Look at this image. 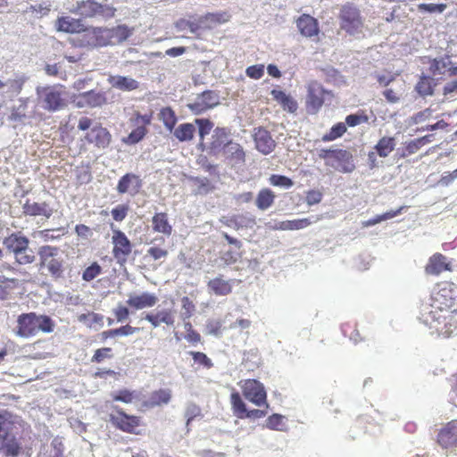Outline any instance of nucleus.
<instances>
[{
    "instance_id": "obj_47",
    "label": "nucleus",
    "mask_w": 457,
    "mask_h": 457,
    "mask_svg": "<svg viewBox=\"0 0 457 457\" xmlns=\"http://www.w3.org/2000/svg\"><path fill=\"white\" fill-rule=\"evenodd\" d=\"M347 130L346 125L344 122H338L332 126L330 130L322 136L323 142L334 141L341 137Z\"/></svg>"
},
{
    "instance_id": "obj_14",
    "label": "nucleus",
    "mask_w": 457,
    "mask_h": 457,
    "mask_svg": "<svg viewBox=\"0 0 457 457\" xmlns=\"http://www.w3.org/2000/svg\"><path fill=\"white\" fill-rule=\"evenodd\" d=\"M325 89L318 82H312L308 86L306 96V110L311 114L317 113L325 101Z\"/></svg>"
},
{
    "instance_id": "obj_61",
    "label": "nucleus",
    "mask_w": 457,
    "mask_h": 457,
    "mask_svg": "<svg viewBox=\"0 0 457 457\" xmlns=\"http://www.w3.org/2000/svg\"><path fill=\"white\" fill-rule=\"evenodd\" d=\"M450 386L449 402L457 408V372L451 375L447 379Z\"/></svg>"
},
{
    "instance_id": "obj_58",
    "label": "nucleus",
    "mask_w": 457,
    "mask_h": 457,
    "mask_svg": "<svg viewBox=\"0 0 457 457\" xmlns=\"http://www.w3.org/2000/svg\"><path fill=\"white\" fill-rule=\"evenodd\" d=\"M421 148L420 144L417 138L406 142L402 148V152L400 154V157L405 158L415 153H417Z\"/></svg>"
},
{
    "instance_id": "obj_16",
    "label": "nucleus",
    "mask_w": 457,
    "mask_h": 457,
    "mask_svg": "<svg viewBox=\"0 0 457 457\" xmlns=\"http://www.w3.org/2000/svg\"><path fill=\"white\" fill-rule=\"evenodd\" d=\"M219 104V97L213 91L203 92L197 98L187 104L188 109L195 114L199 115Z\"/></svg>"
},
{
    "instance_id": "obj_17",
    "label": "nucleus",
    "mask_w": 457,
    "mask_h": 457,
    "mask_svg": "<svg viewBox=\"0 0 457 457\" xmlns=\"http://www.w3.org/2000/svg\"><path fill=\"white\" fill-rule=\"evenodd\" d=\"M295 25L300 34L307 38L318 37L320 31L318 20L307 13L300 15Z\"/></svg>"
},
{
    "instance_id": "obj_52",
    "label": "nucleus",
    "mask_w": 457,
    "mask_h": 457,
    "mask_svg": "<svg viewBox=\"0 0 457 457\" xmlns=\"http://www.w3.org/2000/svg\"><path fill=\"white\" fill-rule=\"evenodd\" d=\"M112 401L131 403L135 399V392L129 389H120L111 395Z\"/></svg>"
},
{
    "instance_id": "obj_33",
    "label": "nucleus",
    "mask_w": 457,
    "mask_h": 457,
    "mask_svg": "<svg viewBox=\"0 0 457 457\" xmlns=\"http://www.w3.org/2000/svg\"><path fill=\"white\" fill-rule=\"evenodd\" d=\"M108 83L114 88L121 91H133L139 87V83L130 77L120 75L110 76Z\"/></svg>"
},
{
    "instance_id": "obj_54",
    "label": "nucleus",
    "mask_w": 457,
    "mask_h": 457,
    "mask_svg": "<svg viewBox=\"0 0 457 457\" xmlns=\"http://www.w3.org/2000/svg\"><path fill=\"white\" fill-rule=\"evenodd\" d=\"M112 357V349L111 347H102L95 351L91 358V361L95 363H100L105 359H111Z\"/></svg>"
},
{
    "instance_id": "obj_35",
    "label": "nucleus",
    "mask_w": 457,
    "mask_h": 457,
    "mask_svg": "<svg viewBox=\"0 0 457 457\" xmlns=\"http://www.w3.org/2000/svg\"><path fill=\"white\" fill-rule=\"evenodd\" d=\"M152 228L156 233L163 234L167 237L172 233V226L170 225L168 214L166 212H157L152 218Z\"/></svg>"
},
{
    "instance_id": "obj_32",
    "label": "nucleus",
    "mask_w": 457,
    "mask_h": 457,
    "mask_svg": "<svg viewBox=\"0 0 457 457\" xmlns=\"http://www.w3.org/2000/svg\"><path fill=\"white\" fill-rule=\"evenodd\" d=\"M3 245L8 252L13 254L24 246L29 245V239L21 232H13L4 238Z\"/></svg>"
},
{
    "instance_id": "obj_7",
    "label": "nucleus",
    "mask_w": 457,
    "mask_h": 457,
    "mask_svg": "<svg viewBox=\"0 0 457 457\" xmlns=\"http://www.w3.org/2000/svg\"><path fill=\"white\" fill-rule=\"evenodd\" d=\"M71 12L78 14L85 19L102 17L110 19L114 17L116 8L111 4H101L96 0H81L76 3Z\"/></svg>"
},
{
    "instance_id": "obj_31",
    "label": "nucleus",
    "mask_w": 457,
    "mask_h": 457,
    "mask_svg": "<svg viewBox=\"0 0 457 457\" xmlns=\"http://www.w3.org/2000/svg\"><path fill=\"white\" fill-rule=\"evenodd\" d=\"M453 308L445 307L442 308L441 311L436 310V308L430 307L428 311H423L420 313V320L427 325L428 328L432 327V323H436L438 321H443V319L445 320L446 317L452 315L450 312L453 311Z\"/></svg>"
},
{
    "instance_id": "obj_44",
    "label": "nucleus",
    "mask_w": 457,
    "mask_h": 457,
    "mask_svg": "<svg viewBox=\"0 0 457 457\" xmlns=\"http://www.w3.org/2000/svg\"><path fill=\"white\" fill-rule=\"evenodd\" d=\"M160 120L162 121L164 127L169 131H172L175 129L178 121L175 112L170 107H163L160 110L158 114Z\"/></svg>"
},
{
    "instance_id": "obj_8",
    "label": "nucleus",
    "mask_w": 457,
    "mask_h": 457,
    "mask_svg": "<svg viewBox=\"0 0 457 457\" xmlns=\"http://www.w3.org/2000/svg\"><path fill=\"white\" fill-rule=\"evenodd\" d=\"M40 266L46 267L52 278L59 279L63 277V260L56 258L59 254V248L46 245L38 248Z\"/></svg>"
},
{
    "instance_id": "obj_19",
    "label": "nucleus",
    "mask_w": 457,
    "mask_h": 457,
    "mask_svg": "<svg viewBox=\"0 0 457 457\" xmlns=\"http://www.w3.org/2000/svg\"><path fill=\"white\" fill-rule=\"evenodd\" d=\"M453 312H450L452 315L446 317L443 321L432 323V327L429 328L434 329L438 336L445 338L457 335V309H453Z\"/></svg>"
},
{
    "instance_id": "obj_25",
    "label": "nucleus",
    "mask_w": 457,
    "mask_h": 457,
    "mask_svg": "<svg viewBox=\"0 0 457 457\" xmlns=\"http://www.w3.org/2000/svg\"><path fill=\"white\" fill-rule=\"evenodd\" d=\"M144 320L148 321L153 328H158L161 324L172 327L175 324V311L172 309H163L157 312H147Z\"/></svg>"
},
{
    "instance_id": "obj_43",
    "label": "nucleus",
    "mask_w": 457,
    "mask_h": 457,
    "mask_svg": "<svg viewBox=\"0 0 457 457\" xmlns=\"http://www.w3.org/2000/svg\"><path fill=\"white\" fill-rule=\"evenodd\" d=\"M195 128L192 123H182L174 129L175 137L180 141H190L194 138Z\"/></svg>"
},
{
    "instance_id": "obj_59",
    "label": "nucleus",
    "mask_w": 457,
    "mask_h": 457,
    "mask_svg": "<svg viewBox=\"0 0 457 457\" xmlns=\"http://www.w3.org/2000/svg\"><path fill=\"white\" fill-rule=\"evenodd\" d=\"M445 4H420L417 8L420 12L441 13L446 9Z\"/></svg>"
},
{
    "instance_id": "obj_62",
    "label": "nucleus",
    "mask_w": 457,
    "mask_h": 457,
    "mask_svg": "<svg viewBox=\"0 0 457 457\" xmlns=\"http://www.w3.org/2000/svg\"><path fill=\"white\" fill-rule=\"evenodd\" d=\"M182 304V318L183 320L189 319L193 316L195 312V305L187 296H183L181 298Z\"/></svg>"
},
{
    "instance_id": "obj_63",
    "label": "nucleus",
    "mask_w": 457,
    "mask_h": 457,
    "mask_svg": "<svg viewBox=\"0 0 457 457\" xmlns=\"http://www.w3.org/2000/svg\"><path fill=\"white\" fill-rule=\"evenodd\" d=\"M369 120V117L364 112L361 113H354L347 115L345 118V125L349 127H355L361 123H366Z\"/></svg>"
},
{
    "instance_id": "obj_55",
    "label": "nucleus",
    "mask_w": 457,
    "mask_h": 457,
    "mask_svg": "<svg viewBox=\"0 0 457 457\" xmlns=\"http://www.w3.org/2000/svg\"><path fill=\"white\" fill-rule=\"evenodd\" d=\"M403 209V207H400L399 209H397L395 211H389L381 215H378L375 218L367 220L364 223V225L365 226H373V225H376L377 223L381 222L382 220L392 219V218L397 216L398 214H400Z\"/></svg>"
},
{
    "instance_id": "obj_15",
    "label": "nucleus",
    "mask_w": 457,
    "mask_h": 457,
    "mask_svg": "<svg viewBox=\"0 0 457 457\" xmlns=\"http://www.w3.org/2000/svg\"><path fill=\"white\" fill-rule=\"evenodd\" d=\"M436 442L444 449L457 446V419L448 421L439 429Z\"/></svg>"
},
{
    "instance_id": "obj_34",
    "label": "nucleus",
    "mask_w": 457,
    "mask_h": 457,
    "mask_svg": "<svg viewBox=\"0 0 457 457\" xmlns=\"http://www.w3.org/2000/svg\"><path fill=\"white\" fill-rule=\"evenodd\" d=\"M23 213L29 216H46L49 218L52 215V210L46 202L36 203L27 200L22 206Z\"/></svg>"
},
{
    "instance_id": "obj_37",
    "label": "nucleus",
    "mask_w": 457,
    "mask_h": 457,
    "mask_svg": "<svg viewBox=\"0 0 457 457\" xmlns=\"http://www.w3.org/2000/svg\"><path fill=\"white\" fill-rule=\"evenodd\" d=\"M322 219L321 215H317L313 220L309 218H303L292 220L282 221L279 225V228L283 230H299L310 226L312 222L319 221Z\"/></svg>"
},
{
    "instance_id": "obj_6",
    "label": "nucleus",
    "mask_w": 457,
    "mask_h": 457,
    "mask_svg": "<svg viewBox=\"0 0 457 457\" xmlns=\"http://www.w3.org/2000/svg\"><path fill=\"white\" fill-rule=\"evenodd\" d=\"M429 306L438 311L445 307L457 309V285L450 281L436 283L431 293Z\"/></svg>"
},
{
    "instance_id": "obj_51",
    "label": "nucleus",
    "mask_w": 457,
    "mask_h": 457,
    "mask_svg": "<svg viewBox=\"0 0 457 457\" xmlns=\"http://www.w3.org/2000/svg\"><path fill=\"white\" fill-rule=\"evenodd\" d=\"M415 88L418 94L422 96H431L434 91L431 79L426 76L420 79Z\"/></svg>"
},
{
    "instance_id": "obj_38",
    "label": "nucleus",
    "mask_w": 457,
    "mask_h": 457,
    "mask_svg": "<svg viewBox=\"0 0 457 457\" xmlns=\"http://www.w3.org/2000/svg\"><path fill=\"white\" fill-rule=\"evenodd\" d=\"M18 287L19 280L17 278L0 276V300L8 299Z\"/></svg>"
},
{
    "instance_id": "obj_9",
    "label": "nucleus",
    "mask_w": 457,
    "mask_h": 457,
    "mask_svg": "<svg viewBox=\"0 0 457 457\" xmlns=\"http://www.w3.org/2000/svg\"><path fill=\"white\" fill-rule=\"evenodd\" d=\"M110 421L117 429L122 432L137 436L142 434L139 429L143 425L142 418L128 414L119 406L113 407V412L110 414Z\"/></svg>"
},
{
    "instance_id": "obj_26",
    "label": "nucleus",
    "mask_w": 457,
    "mask_h": 457,
    "mask_svg": "<svg viewBox=\"0 0 457 457\" xmlns=\"http://www.w3.org/2000/svg\"><path fill=\"white\" fill-rule=\"evenodd\" d=\"M171 400V391L168 388H160L153 391L149 398L141 403L142 410H150L158 406L168 404Z\"/></svg>"
},
{
    "instance_id": "obj_39",
    "label": "nucleus",
    "mask_w": 457,
    "mask_h": 457,
    "mask_svg": "<svg viewBox=\"0 0 457 457\" xmlns=\"http://www.w3.org/2000/svg\"><path fill=\"white\" fill-rule=\"evenodd\" d=\"M395 145L396 142L394 137H383L378 141L374 148L378 156L386 158L394 151Z\"/></svg>"
},
{
    "instance_id": "obj_2",
    "label": "nucleus",
    "mask_w": 457,
    "mask_h": 457,
    "mask_svg": "<svg viewBox=\"0 0 457 457\" xmlns=\"http://www.w3.org/2000/svg\"><path fill=\"white\" fill-rule=\"evenodd\" d=\"M16 323L15 335L23 338L35 337L40 332L51 333L55 327L51 317L34 312L20 314Z\"/></svg>"
},
{
    "instance_id": "obj_22",
    "label": "nucleus",
    "mask_w": 457,
    "mask_h": 457,
    "mask_svg": "<svg viewBox=\"0 0 457 457\" xmlns=\"http://www.w3.org/2000/svg\"><path fill=\"white\" fill-rule=\"evenodd\" d=\"M158 301V296L155 294L143 292L139 295H130L126 303L134 310H143L155 306Z\"/></svg>"
},
{
    "instance_id": "obj_48",
    "label": "nucleus",
    "mask_w": 457,
    "mask_h": 457,
    "mask_svg": "<svg viewBox=\"0 0 457 457\" xmlns=\"http://www.w3.org/2000/svg\"><path fill=\"white\" fill-rule=\"evenodd\" d=\"M78 320L84 323L87 328H92L95 324L99 326L104 325V316L94 312L82 313L79 315Z\"/></svg>"
},
{
    "instance_id": "obj_53",
    "label": "nucleus",
    "mask_w": 457,
    "mask_h": 457,
    "mask_svg": "<svg viewBox=\"0 0 457 457\" xmlns=\"http://www.w3.org/2000/svg\"><path fill=\"white\" fill-rule=\"evenodd\" d=\"M284 417L280 414H272L266 420V427L271 430L284 429Z\"/></svg>"
},
{
    "instance_id": "obj_12",
    "label": "nucleus",
    "mask_w": 457,
    "mask_h": 457,
    "mask_svg": "<svg viewBox=\"0 0 457 457\" xmlns=\"http://www.w3.org/2000/svg\"><path fill=\"white\" fill-rule=\"evenodd\" d=\"M231 409L236 417L238 419H262L268 413L267 410L253 409L247 410L246 404L237 391H233L229 397Z\"/></svg>"
},
{
    "instance_id": "obj_60",
    "label": "nucleus",
    "mask_w": 457,
    "mask_h": 457,
    "mask_svg": "<svg viewBox=\"0 0 457 457\" xmlns=\"http://www.w3.org/2000/svg\"><path fill=\"white\" fill-rule=\"evenodd\" d=\"M189 354L195 363L206 369H211L213 366L212 360L204 353L191 351Z\"/></svg>"
},
{
    "instance_id": "obj_42",
    "label": "nucleus",
    "mask_w": 457,
    "mask_h": 457,
    "mask_svg": "<svg viewBox=\"0 0 457 457\" xmlns=\"http://www.w3.org/2000/svg\"><path fill=\"white\" fill-rule=\"evenodd\" d=\"M332 158L337 161L338 163L343 165L342 171L348 172L351 171L353 168V165L351 163L353 156L350 152L345 149H337L333 151Z\"/></svg>"
},
{
    "instance_id": "obj_3",
    "label": "nucleus",
    "mask_w": 457,
    "mask_h": 457,
    "mask_svg": "<svg viewBox=\"0 0 457 457\" xmlns=\"http://www.w3.org/2000/svg\"><path fill=\"white\" fill-rule=\"evenodd\" d=\"M37 96L40 106L49 112L61 111L68 105V92L62 84L39 87Z\"/></svg>"
},
{
    "instance_id": "obj_5",
    "label": "nucleus",
    "mask_w": 457,
    "mask_h": 457,
    "mask_svg": "<svg viewBox=\"0 0 457 457\" xmlns=\"http://www.w3.org/2000/svg\"><path fill=\"white\" fill-rule=\"evenodd\" d=\"M339 28L350 36L362 33L364 19L360 9L353 3L343 4L337 15Z\"/></svg>"
},
{
    "instance_id": "obj_30",
    "label": "nucleus",
    "mask_w": 457,
    "mask_h": 457,
    "mask_svg": "<svg viewBox=\"0 0 457 457\" xmlns=\"http://www.w3.org/2000/svg\"><path fill=\"white\" fill-rule=\"evenodd\" d=\"M21 452V445L12 433L0 438V453L4 456L17 457Z\"/></svg>"
},
{
    "instance_id": "obj_1",
    "label": "nucleus",
    "mask_w": 457,
    "mask_h": 457,
    "mask_svg": "<svg viewBox=\"0 0 457 457\" xmlns=\"http://www.w3.org/2000/svg\"><path fill=\"white\" fill-rule=\"evenodd\" d=\"M132 35V29L127 25H118L112 28L87 27L73 40V45L84 48H99L108 46L120 45Z\"/></svg>"
},
{
    "instance_id": "obj_18",
    "label": "nucleus",
    "mask_w": 457,
    "mask_h": 457,
    "mask_svg": "<svg viewBox=\"0 0 457 457\" xmlns=\"http://www.w3.org/2000/svg\"><path fill=\"white\" fill-rule=\"evenodd\" d=\"M76 105L79 108H96L106 104L107 98L104 92L89 90L80 93L76 98Z\"/></svg>"
},
{
    "instance_id": "obj_40",
    "label": "nucleus",
    "mask_w": 457,
    "mask_h": 457,
    "mask_svg": "<svg viewBox=\"0 0 457 457\" xmlns=\"http://www.w3.org/2000/svg\"><path fill=\"white\" fill-rule=\"evenodd\" d=\"M275 197L276 195L271 189L262 188L257 195L255 204L260 210H267L273 204Z\"/></svg>"
},
{
    "instance_id": "obj_13",
    "label": "nucleus",
    "mask_w": 457,
    "mask_h": 457,
    "mask_svg": "<svg viewBox=\"0 0 457 457\" xmlns=\"http://www.w3.org/2000/svg\"><path fill=\"white\" fill-rule=\"evenodd\" d=\"M152 120V113L142 115L139 112H137L135 114V118L132 119V121L135 125H137V128L133 129L126 138H124V143L128 145H135L141 141L146 135V126L151 124Z\"/></svg>"
},
{
    "instance_id": "obj_49",
    "label": "nucleus",
    "mask_w": 457,
    "mask_h": 457,
    "mask_svg": "<svg viewBox=\"0 0 457 457\" xmlns=\"http://www.w3.org/2000/svg\"><path fill=\"white\" fill-rule=\"evenodd\" d=\"M195 122L198 126L200 145H203L205 136L210 134L214 124L209 119H195Z\"/></svg>"
},
{
    "instance_id": "obj_10",
    "label": "nucleus",
    "mask_w": 457,
    "mask_h": 457,
    "mask_svg": "<svg viewBox=\"0 0 457 457\" xmlns=\"http://www.w3.org/2000/svg\"><path fill=\"white\" fill-rule=\"evenodd\" d=\"M244 397L258 407L269 408L267 391L264 385L257 379L248 378L239 382Z\"/></svg>"
},
{
    "instance_id": "obj_28",
    "label": "nucleus",
    "mask_w": 457,
    "mask_h": 457,
    "mask_svg": "<svg viewBox=\"0 0 457 457\" xmlns=\"http://www.w3.org/2000/svg\"><path fill=\"white\" fill-rule=\"evenodd\" d=\"M225 159L233 166L242 165L245 162V153L243 146L230 140L222 152Z\"/></svg>"
},
{
    "instance_id": "obj_46",
    "label": "nucleus",
    "mask_w": 457,
    "mask_h": 457,
    "mask_svg": "<svg viewBox=\"0 0 457 457\" xmlns=\"http://www.w3.org/2000/svg\"><path fill=\"white\" fill-rule=\"evenodd\" d=\"M15 262L21 265L31 264L35 262L36 256L34 251L29 248V245L24 246L21 250L13 253Z\"/></svg>"
},
{
    "instance_id": "obj_23",
    "label": "nucleus",
    "mask_w": 457,
    "mask_h": 457,
    "mask_svg": "<svg viewBox=\"0 0 457 457\" xmlns=\"http://www.w3.org/2000/svg\"><path fill=\"white\" fill-rule=\"evenodd\" d=\"M451 270V263L447 262L446 257L441 253H436L431 255L425 266L426 274L432 276H438L444 271Z\"/></svg>"
},
{
    "instance_id": "obj_45",
    "label": "nucleus",
    "mask_w": 457,
    "mask_h": 457,
    "mask_svg": "<svg viewBox=\"0 0 457 457\" xmlns=\"http://www.w3.org/2000/svg\"><path fill=\"white\" fill-rule=\"evenodd\" d=\"M14 421L12 415L8 411H0V438L12 433Z\"/></svg>"
},
{
    "instance_id": "obj_24",
    "label": "nucleus",
    "mask_w": 457,
    "mask_h": 457,
    "mask_svg": "<svg viewBox=\"0 0 457 457\" xmlns=\"http://www.w3.org/2000/svg\"><path fill=\"white\" fill-rule=\"evenodd\" d=\"M233 281V279H226L220 274L207 282V288L210 294L216 296H227L232 293Z\"/></svg>"
},
{
    "instance_id": "obj_50",
    "label": "nucleus",
    "mask_w": 457,
    "mask_h": 457,
    "mask_svg": "<svg viewBox=\"0 0 457 457\" xmlns=\"http://www.w3.org/2000/svg\"><path fill=\"white\" fill-rule=\"evenodd\" d=\"M103 268L101 265L94 262L88 267H87L82 272V279L86 282H90L101 275Z\"/></svg>"
},
{
    "instance_id": "obj_64",
    "label": "nucleus",
    "mask_w": 457,
    "mask_h": 457,
    "mask_svg": "<svg viewBox=\"0 0 457 457\" xmlns=\"http://www.w3.org/2000/svg\"><path fill=\"white\" fill-rule=\"evenodd\" d=\"M129 211V204H119L115 206L111 213L114 220L120 222L127 217Z\"/></svg>"
},
{
    "instance_id": "obj_57",
    "label": "nucleus",
    "mask_w": 457,
    "mask_h": 457,
    "mask_svg": "<svg viewBox=\"0 0 457 457\" xmlns=\"http://www.w3.org/2000/svg\"><path fill=\"white\" fill-rule=\"evenodd\" d=\"M228 15L226 12H209L202 17V21L212 24H220L228 21Z\"/></svg>"
},
{
    "instance_id": "obj_20",
    "label": "nucleus",
    "mask_w": 457,
    "mask_h": 457,
    "mask_svg": "<svg viewBox=\"0 0 457 457\" xmlns=\"http://www.w3.org/2000/svg\"><path fill=\"white\" fill-rule=\"evenodd\" d=\"M253 140L256 149L263 154H270L276 147V142L270 131L262 127L254 129Z\"/></svg>"
},
{
    "instance_id": "obj_41",
    "label": "nucleus",
    "mask_w": 457,
    "mask_h": 457,
    "mask_svg": "<svg viewBox=\"0 0 457 457\" xmlns=\"http://www.w3.org/2000/svg\"><path fill=\"white\" fill-rule=\"evenodd\" d=\"M190 181L193 183L195 189V195H207L210 192L213 191L215 187L207 178H200V177H192L190 178Z\"/></svg>"
},
{
    "instance_id": "obj_56",
    "label": "nucleus",
    "mask_w": 457,
    "mask_h": 457,
    "mask_svg": "<svg viewBox=\"0 0 457 457\" xmlns=\"http://www.w3.org/2000/svg\"><path fill=\"white\" fill-rule=\"evenodd\" d=\"M270 183L275 187L289 188L294 183L291 179L284 175L272 174L269 179Z\"/></svg>"
},
{
    "instance_id": "obj_29",
    "label": "nucleus",
    "mask_w": 457,
    "mask_h": 457,
    "mask_svg": "<svg viewBox=\"0 0 457 457\" xmlns=\"http://www.w3.org/2000/svg\"><path fill=\"white\" fill-rule=\"evenodd\" d=\"M229 131L225 128H216L213 130L212 140L209 145V152L212 155H217L223 152L227 146L228 140Z\"/></svg>"
},
{
    "instance_id": "obj_27",
    "label": "nucleus",
    "mask_w": 457,
    "mask_h": 457,
    "mask_svg": "<svg viewBox=\"0 0 457 457\" xmlns=\"http://www.w3.org/2000/svg\"><path fill=\"white\" fill-rule=\"evenodd\" d=\"M55 29L59 32L79 34L84 30V22L81 19L61 16L55 21Z\"/></svg>"
},
{
    "instance_id": "obj_21",
    "label": "nucleus",
    "mask_w": 457,
    "mask_h": 457,
    "mask_svg": "<svg viewBox=\"0 0 457 457\" xmlns=\"http://www.w3.org/2000/svg\"><path fill=\"white\" fill-rule=\"evenodd\" d=\"M142 187V180L138 175L134 173H126L118 181L116 189L120 195L137 194Z\"/></svg>"
},
{
    "instance_id": "obj_36",
    "label": "nucleus",
    "mask_w": 457,
    "mask_h": 457,
    "mask_svg": "<svg viewBox=\"0 0 457 457\" xmlns=\"http://www.w3.org/2000/svg\"><path fill=\"white\" fill-rule=\"evenodd\" d=\"M271 96L275 101H277L284 111L288 112H295L297 110L296 101L289 95H287L284 91L279 89H272Z\"/></svg>"
},
{
    "instance_id": "obj_11",
    "label": "nucleus",
    "mask_w": 457,
    "mask_h": 457,
    "mask_svg": "<svg viewBox=\"0 0 457 457\" xmlns=\"http://www.w3.org/2000/svg\"><path fill=\"white\" fill-rule=\"evenodd\" d=\"M112 256L119 264H124L132 253V243L120 229H112Z\"/></svg>"
},
{
    "instance_id": "obj_4",
    "label": "nucleus",
    "mask_w": 457,
    "mask_h": 457,
    "mask_svg": "<svg viewBox=\"0 0 457 457\" xmlns=\"http://www.w3.org/2000/svg\"><path fill=\"white\" fill-rule=\"evenodd\" d=\"M92 120L88 117H81L78 122V129L85 131L89 129L84 136L82 141L84 144L93 145L97 149L107 148L112 141V135L109 130L101 124L92 127Z\"/></svg>"
}]
</instances>
